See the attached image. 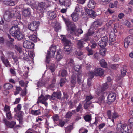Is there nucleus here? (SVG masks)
<instances>
[{
  "label": "nucleus",
  "instance_id": "nucleus-1",
  "mask_svg": "<svg viewBox=\"0 0 133 133\" xmlns=\"http://www.w3.org/2000/svg\"><path fill=\"white\" fill-rule=\"evenodd\" d=\"M62 18L68 27L67 30L68 32L67 36L68 37H71L73 35L79 36V34L83 33V31L81 29L76 30V26L74 23L71 22L69 19H66L63 16H62Z\"/></svg>",
  "mask_w": 133,
  "mask_h": 133
},
{
  "label": "nucleus",
  "instance_id": "nucleus-2",
  "mask_svg": "<svg viewBox=\"0 0 133 133\" xmlns=\"http://www.w3.org/2000/svg\"><path fill=\"white\" fill-rule=\"evenodd\" d=\"M15 17L19 20L21 19V15L19 11L18 10H16L15 9H13L7 11L3 16L4 19L8 22L10 21L12 18Z\"/></svg>",
  "mask_w": 133,
  "mask_h": 133
},
{
  "label": "nucleus",
  "instance_id": "nucleus-3",
  "mask_svg": "<svg viewBox=\"0 0 133 133\" xmlns=\"http://www.w3.org/2000/svg\"><path fill=\"white\" fill-rule=\"evenodd\" d=\"M10 34L18 40L22 39L24 37L23 33L19 31V28L17 25L12 26L10 30Z\"/></svg>",
  "mask_w": 133,
  "mask_h": 133
},
{
  "label": "nucleus",
  "instance_id": "nucleus-4",
  "mask_svg": "<svg viewBox=\"0 0 133 133\" xmlns=\"http://www.w3.org/2000/svg\"><path fill=\"white\" fill-rule=\"evenodd\" d=\"M132 127L126 124L118 123L117 125L116 133H131Z\"/></svg>",
  "mask_w": 133,
  "mask_h": 133
},
{
  "label": "nucleus",
  "instance_id": "nucleus-5",
  "mask_svg": "<svg viewBox=\"0 0 133 133\" xmlns=\"http://www.w3.org/2000/svg\"><path fill=\"white\" fill-rule=\"evenodd\" d=\"M66 64H68L69 67L70 66L72 68V69H74V70L76 72L75 73L77 74V77L78 82V83L79 84L81 81V73L79 72V71L81 68V66L79 65H77L74 66L73 67V60L71 59L67 60L66 61Z\"/></svg>",
  "mask_w": 133,
  "mask_h": 133
},
{
  "label": "nucleus",
  "instance_id": "nucleus-6",
  "mask_svg": "<svg viewBox=\"0 0 133 133\" xmlns=\"http://www.w3.org/2000/svg\"><path fill=\"white\" fill-rule=\"evenodd\" d=\"M61 40L64 43V51L67 54H69L72 51V48L70 46L71 42L66 39L64 35H61Z\"/></svg>",
  "mask_w": 133,
  "mask_h": 133
},
{
  "label": "nucleus",
  "instance_id": "nucleus-7",
  "mask_svg": "<svg viewBox=\"0 0 133 133\" xmlns=\"http://www.w3.org/2000/svg\"><path fill=\"white\" fill-rule=\"evenodd\" d=\"M104 72V70L101 68H95L94 71H90L89 73L90 77L92 78L94 76H102Z\"/></svg>",
  "mask_w": 133,
  "mask_h": 133
},
{
  "label": "nucleus",
  "instance_id": "nucleus-8",
  "mask_svg": "<svg viewBox=\"0 0 133 133\" xmlns=\"http://www.w3.org/2000/svg\"><path fill=\"white\" fill-rule=\"evenodd\" d=\"M40 23L39 21H33L32 23L29 24L28 28L32 32L35 31L36 32V30L39 26Z\"/></svg>",
  "mask_w": 133,
  "mask_h": 133
},
{
  "label": "nucleus",
  "instance_id": "nucleus-9",
  "mask_svg": "<svg viewBox=\"0 0 133 133\" xmlns=\"http://www.w3.org/2000/svg\"><path fill=\"white\" fill-rule=\"evenodd\" d=\"M50 97V96L49 95H45V96H44L43 95L41 94L40 96L39 97L38 100L37 102V103H41L46 106L47 105L46 101Z\"/></svg>",
  "mask_w": 133,
  "mask_h": 133
},
{
  "label": "nucleus",
  "instance_id": "nucleus-10",
  "mask_svg": "<svg viewBox=\"0 0 133 133\" xmlns=\"http://www.w3.org/2000/svg\"><path fill=\"white\" fill-rule=\"evenodd\" d=\"M133 44V36H128L125 39L124 41V46L127 48L128 45H131Z\"/></svg>",
  "mask_w": 133,
  "mask_h": 133
},
{
  "label": "nucleus",
  "instance_id": "nucleus-11",
  "mask_svg": "<svg viewBox=\"0 0 133 133\" xmlns=\"http://www.w3.org/2000/svg\"><path fill=\"white\" fill-rule=\"evenodd\" d=\"M56 50V46L52 45L48 51L47 55L51 58H54V55Z\"/></svg>",
  "mask_w": 133,
  "mask_h": 133
},
{
  "label": "nucleus",
  "instance_id": "nucleus-12",
  "mask_svg": "<svg viewBox=\"0 0 133 133\" xmlns=\"http://www.w3.org/2000/svg\"><path fill=\"white\" fill-rule=\"evenodd\" d=\"M22 3H26V4L31 5L33 10L36 9V2L35 1L32 0H23Z\"/></svg>",
  "mask_w": 133,
  "mask_h": 133
},
{
  "label": "nucleus",
  "instance_id": "nucleus-13",
  "mask_svg": "<svg viewBox=\"0 0 133 133\" xmlns=\"http://www.w3.org/2000/svg\"><path fill=\"white\" fill-rule=\"evenodd\" d=\"M95 30L94 28H92L91 26V28L88 30L87 33L84 36V39L85 41H88L89 39V36H91L93 35L94 33V30Z\"/></svg>",
  "mask_w": 133,
  "mask_h": 133
},
{
  "label": "nucleus",
  "instance_id": "nucleus-14",
  "mask_svg": "<svg viewBox=\"0 0 133 133\" xmlns=\"http://www.w3.org/2000/svg\"><path fill=\"white\" fill-rule=\"evenodd\" d=\"M116 95L114 93H111L109 94L107 97L108 103L110 104L112 102H114L116 99Z\"/></svg>",
  "mask_w": 133,
  "mask_h": 133
},
{
  "label": "nucleus",
  "instance_id": "nucleus-15",
  "mask_svg": "<svg viewBox=\"0 0 133 133\" xmlns=\"http://www.w3.org/2000/svg\"><path fill=\"white\" fill-rule=\"evenodd\" d=\"M108 41L107 37L106 36L102 37L99 42V45L101 47H105Z\"/></svg>",
  "mask_w": 133,
  "mask_h": 133
},
{
  "label": "nucleus",
  "instance_id": "nucleus-16",
  "mask_svg": "<svg viewBox=\"0 0 133 133\" xmlns=\"http://www.w3.org/2000/svg\"><path fill=\"white\" fill-rule=\"evenodd\" d=\"M23 46L25 48L31 49L34 46V44L32 42L28 40L24 41L23 43Z\"/></svg>",
  "mask_w": 133,
  "mask_h": 133
},
{
  "label": "nucleus",
  "instance_id": "nucleus-17",
  "mask_svg": "<svg viewBox=\"0 0 133 133\" xmlns=\"http://www.w3.org/2000/svg\"><path fill=\"white\" fill-rule=\"evenodd\" d=\"M22 13L25 17H29L30 16L31 13L30 9L29 8H24L22 10Z\"/></svg>",
  "mask_w": 133,
  "mask_h": 133
},
{
  "label": "nucleus",
  "instance_id": "nucleus-18",
  "mask_svg": "<svg viewBox=\"0 0 133 133\" xmlns=\"http://www.w3.org/2000/svg\"><path fill=\"white\" fill-rule=\"evenodd\" d=\"M85 10L88 15L91 17H94L96 15L95 12L93 10H89L87 8H85Z\"/></svg>",
  "mask_w": 133,
  "mask_h": 133
},
{
  "label": "nucleus",
  "instance_id": "nucleus-19",
  "mask_svg": "<svg viewBox=\"0 0 133 133\" xmlns=\"http://www.w3.org/2000/svg\"><path fill=\"white\" fill-rule=\"evenodd\" d=\"M104 30V29L102 28L97 29L96 31L97 33L96 35L94 37V40L96 41H98L101 37V36L100 35V33L102 31H103Z\"/></svg>",
  "mask_w": 133,
  "mask_h": 133
},
{
  "label": "nucleus",
  "instance_id": "nucleus-20",
  "mask_svg": "<svg viewBox=\"0 0 133 133\" xmlns=\"http://www.w3.org/2000/svg\"><path fill=\"white\" fill-rule=\"evenodd\" d=\"M4 121L6 126L8 128H12L16 124V122L14 121L10 122L7 121L5 119H4Z\"/></svg>",
  "mask_w": 133,
  "mask_h": 133
},
{
  "label": "nucleus",
  "instance_id": "nucleus-21",
  "mask_svg": "<svg viewBox=\"0 0 133 133\" xmlns=\"http://www.w3.org/2000/svg\"><path fill=\"white\" fill-rule=\"evenodd\" d=\"M79 14L74 12L71 15L72 19L74 21L76 22L78 21L79 17Z\"/></svg>",
  "mask_w": 133,
  "mask_h": 133
},
{
  "label": "nucleus",
  "instance_id": "nucleus-22",
  "mask_svg": "<svg viewBox=\"0 0 133 133\" xmlns=\"http://www.w3.org/2000/svg\"><path fill=\"white\" fill-rule=\"evenodd\" d=\"M63 55L62 53V52L61 50H59L57 51L56 59L57 61H59L63 58Z\"/></svg>",
  "mask_w": 133,
  "mask_h": 133
},
{
  "label": "nucleus",
  "instance_id": "nucleus-23",
  "mask_svg": "<svg viewBox=\"0 0 133 133\" xmlns=\"http://www.w3.org/2000/svg\"><path fill=\"white\" fill-rule=\"evenodd\" d=\"M58 99H60L61 97V94L60 92H54L51 96V99L54 100L55 98Z\"/></svg>",
  "mask_w": 133,
  "mask_h": 133
},
{
  "label": "nucleus",
  "instance_id": "nucleus-24",
  "mask_svg": "<svg viewBox=\"0 0 133 133\" xmlns=\"http://www.w3.org/2000/svg\"><path fill=\"white\" fill-rule=\"evenodd\" d=\"M59 4L61 5H65L66 7H69L71 5V2L70 1L67 2L65 0H59Z\"/></svg>",
  "mask_w": 133,
  "mask_h": 133
},
{
  "label": "nucleus",
  "instance_id": "nucleus-25",
  "mask_svg": "<svg viewBox=\"0 0 133 133\" xmlns=\"http://www.w3.org/2000/svg\"><path fill=\"white\" fill-rule=\"evenodd\" d=\"M48 82L47 80L44 81L42 79H39V81L37 83V86L39 87H41L43 86H46V84Z\"/></svg>",
  "mask_w": 133,
  "mask_h": 133
},
{
  "label": "nucleus",
  "instance_id": "nucleus-26",
  "mask_svg": "<svg viewBox=\"0 0 133 133\" xmlns=\"http://www.w3.org/2000/svg\"><path fill=\"white\" fill-rule=\"evenodd\" d=\"M82 6L78 4H77L75 6L74 12L79 13L81 12L83 10Z\"/></svg>",
  "mask_w": 133,
  "mask_h": 133
},
{
  "label": "nucleus",
  "instance_id": "nucleus-27",
  "mask_svg": "<svg viewBox=\"0 0 133 133\" xmlns=\"http://www.w3.org/2000/svg\"><path fill=\"white\" fill-rule=\"evenodd\" d=\"M48 17L50 19H52L56 17V14L54 11H49L47 12Z\"/></svg>",
  "mask_w": 133,
  "mask_h": 133
},
{
  "label": "nucleus",
  "instance_id": "nucleus-28",
  "mask_svg": "<svg viewBox=\"0 0 133 133\" xmlns=\"http://www.w3.org/2000/svg\"><path fill=\"white\" fill-rule=\"evenodd\" d=\"M108 88V85L107 83H104L103 85V86L101 88V90L98 91L97 90L96 92V93L98 95H100L102 94V92L104 91L106 89Z\"/></svg>",
  "mask_w": 133,
  "mask_h": 133
},
{
  "label": "nucleus",
  "instance_id": "nucleus-29",
  "mask_svg": "<svg viewBox=\"0 0 133 133\" xmlns=\"http://www.w3.org/2000/svg\"><path fill=\"white\" fill-rule=\"evenodd\" d=\"M96 5V3L93 0H89L88 4V6L91 9H93Z\"/></svg>",
  "mask_w": 133,
  "mask_h": 133
},
{
  "label": "nucleus",
  "instance_id": "nucleus-30",
  "mask_svg": "<svg viewBox=\"0 0 133 133\" xmlns=\"http://www.w3.org/2000/svg\"><path fill=\"white\" fill-rule=\"evenodd\" d=\"M1 58L3 63L6 67H9L10 66V64L8 60L5 59L3 56L1 57Z\"/></svg>",
  "mask_w": 133,
  "mask_h": 133
},
{
  "label": "nucleus",
  "instance_id": "nucleus-31",
  "mask_svg": "<svg viewBox=\"0 0 133 133\" xmlns=\"http://www.w3.org/2000/svg\"><path fill=\"white\" fill-rule=\"evenodd\" d=\"M102 23V22L99 20H97L96 21H95L93 23L92 26V28H94L95 30H96L97 27L98 26L101 25Z\"/></svg>",
  "mask_w": 133,
  "mask_h": 133
},
{
  "label": "nucleus",
  "instance_id": "nucleus-32",
  "mask_svg": "<svg viewBox=\"0 0 133 133\" xmlns=\"http://www.w3.org/2000/svg\"><path fill=\"white\" fill-rule=\"evenodd\" d=\"M84 41L86 42L84 38L83 39L78 41L77 46L78 48L81 49L83 48V43H84Z\"/></svg>",
  "mask_w": 133,
  "mask_h": 133
},
{
  "label": "nucleus",
  "instance_id": "nucleus-33",
  "mask_svg": "<svg viewBox=\"0 0 133 133\" xmlns=\"http://www.w3.org/2000/svg\"><path fill=\"white\" fill-rule=\"evenodd\" d=\"M46 8L45 4L43 2H40L38 4L37 9L38 10H42L43 9Z\"/></svg>",
  "mask_w": 133,
  "mask_h": 133
},
{
  "label": "nucleus",
  "instance_id": "nucleus-34",
  "mask_svg": "<svg viewBox=\"0 0 133 133\" xmlns=\"http://www.w3.org/2000/svg\"><path fill=\"white\" fill-rule=\"evenodd\" d=\"M35 34H36V32H34ZM28 37L29 39L31 40L32 41L35 42H36L37 41V38L35 34H32L28 36Z\"/></svg>",
  "mask_w": 133,
  "mask_h": 133
},
{
  "label": "nucleus",
  "instance_id": "nucleus-35",
  "mask_svg": "<svg viewBox=\"0 0 133 133\" xmlns=\"http://www.w3.org/2000/svg\"><path fill=\"white\" fill-rule=\"evenodd\" d=\"M3 23L4 21L3 20H2L0 21V29L2 30H4L5 29H7L8 26L7 25L4 26L3 25Z\"/></svg>",
  "mask_w": 133,
  "mask_h": 133
},
{
  "label": "nucleus",
  "instance_id": "nucleus-36",
  "mask_svg": "<svg viewBox=\"0 0 133 133\" xmlns=\"http://www.w3.org/2000/svg\"><path fill=\"white\" fill-rule=\"evenodd\" d=\"M31 112L33 115L35 116L39 115L41 114L40 109H38L37 110H32Z\"/></svg>",
  "mask_w": 133,
  "mask_h": 133
},
{
  "label": "nucleus",
  "instance_id": "nucleus-37",
  "mask_svg": "<svg viewBox=\"0 0 133 133\" xmlns=\"http://www.w3.org/2000/svg\"><path fill=\"white\" fill-rule=\"evenodd\" d=\"M4 3L5 4L10 6H14L15 5V3L13 1H6L4 2Z\"/></svg>",
  "mask_w": 133,
  "mask_h": 133
},
{
  "label": "nucleus",
  "instance_id": "nucleus-38",
  "mask_svg": "<svg viewBox=\"0 0 133 133\" xmlns=\"http://www.w3.org/2000/svg\"><path fill=\"white\" fill-rule=\"evenodd\" d=\"M119 116L117 112H114L112 114L111 116V119L113 123L114 122V119L118 117Z\"/></svg>",
  "mask_w": 133,
  "mask_h": 133
},
{
  "label": "nucleus",
  "instance_id": "nucleus-39",
  "mask_svg": "<svg viewBox=\"0 0 133 133\" xmlns=\"http://www.w3.org/2000/svg\"><path fill=\"white\" fill-rule=\"evenodd\" d=\"M76 54L78 56L80 57H77L80 60L82 59L84 56L83 54V53L80 51L76 52Z\"/></svg>",
  "mask_w": 133,
  "mask_h": 133
},
{
  "label": "nucleus",
  "instance_id": "nucleus-40",
  "mask_svg": "<svg viewBox=\"0 0 133 133\" xmlns=\"http://www.w3.org/2000/svg\"><path fill=\"white\" fill-rule=\"evenodd\" d=\"M118 2L117 1H114V3H111L109 4V6L110 7L113 8L114 7H117V4Z\"/></svg>",
  "mask_w": 133,
  "mask_h": 133
},
{
  "label": "nucleus",
  "instance_id": "nucleus-41",
  "mask_svg": "<svg viewBox=\"0 0 133 133\" xmlns=\"http://www.w3.org/2000/svg\"><path fill=\"white\" fill-rule=\"evenodd\" d=\"M13 87V86L10 83L5 84L4 85V88L6 90L11 89Z\"/></svg>",
  "mask_w": 133,
  "mask_h": 133
},
{
  "label": "nucleus",
  "instance_id": "nucleus-42",
  "mask_svg": "<svg viewBox=\"0 0 133 133\" xmlns=\"http://www.w3.org/2000/svg\"><path fill=\"white\" fill-rule=\"evenodd\" d=\"M55 30L57 32L61 29L60 24L58 23H56L54 27Z\"/></svg>",
  "mask_w": 133,
  "mask_h": 133
},
{
  "label": "nucleus",
  "instance_id": "nucleus-43",
  "mask_svg": "<svg viewBox=\"0 0 133 133\" xmlns=\"http://www.w3.org/2000/svg\"><path fill=\"white\" fill-rule=\"evenodd\" d=\"M100 62L101 66L104 68H106L107 67V63L104 60L102 59L100 61Z\"/></svg>",
  "mask_w": 133,
  "mask_h": 133
},
{
  "label": "nucleus",
  "instance_id": "nucleus-44",
  "mask_svg": "<svg viewBox=\"0 0 133 133\" xmlns=\"http://www.w3.org/2000/svg\"><path fill=\"white\" fill-rule=\"evenodd\" d=\"M73 129V126L72 125L68 126L66 128L65 131L66 133H69L71 130Z\"/></svg>",
  "mask_w": 133,
  "mask_h": 133
},
{
  "label": "nucleus",
  "instance_id": "nucleus-45",
  "mask_svg": "<svg viewBox=\"0 0 133 133\" xmlns=\"http://www.w3.org/2000/svg\"><path fill=\"white\" fill-rule=\"evenodd\" d=\"M93 98V97L92 96L90 95L87 96L86 98V102L89 103V104H91V102L90 101Z\"/></svg>",
  "mask_w": 133,
  "mask_h": 133
},
{
  "label": "nucleus",
  "instance_id": "nucleus-46",
  "mask_svg": "<svg viewBox=\"0 0 133 133\" xmlns=\"http://www.w3.org/2000/svg\"><path fill=\"white\" fill-rule=\"evenodd\" d=\"M60 75L62 76H66L67 74L66 71L65 70H63L59 72Z\"/></svg>",
  "mask_w": 133,
  "mask_h": 133
},
{
  "label": "nucleus",
  "instance_id": "nucleus-47",
  "mask_svg": "<svg viewBox=\"0 0 133 133\" xmlns=\"http://www.w3.org/2000/svg\"><path fill=\"white\" fill-rule=\"evenodd\" d=\"M71 82L74 85L76 83V76L74 75H72L71 77Z\"/></svg>",
  "mask_w": 133,
  "mask_h": 133
},
{
  "label": "nucleus",
  "instance_id": "nucleus-48",
  "mask_svg": "<svg viewBox=\"0 0 133 133\" xmlns=\"http://www.w3.org/2000/svg\"><path fill=\"white\" fill-rule=\"evenodd\" d=\"M127 71L124 68H123L121 69V76L122 77L125 76L126 75Z\"/></svg>",
  "mask_w": 133,
  "mask_h": 133
},
{
  "label": "nucleus",
  "instance_id": "nucleus-49",
  "mask_svg": "<svg viewBox=\"0 0 133 133\" xmlns=\"http://www.w3.org/2000/svg\"><path fill=\"white\" fill-rule=\"evenodd\" d=\"M22 106L21 104H18L17 106L14 108V111L17 112L18 111H20L21 109Z\"/></svg>",
  "mask_w": 133,
  "mask_h": 133
},
{
  "label": "nucleus",
  "instance_id": "nucleus-50",
  "mask_svg": "<svg viewBox=\"0 0 133 133\" xmlns=\"http://www.w3.org/2000/svg\"><path fill=\"white\" fill-rule=\"evenodd\" d=\"M45 4V5L46 8L49 7L50 6L51 2L49 1L46 0L44 2Z\"/></svg>",
  "mask_w": 133,
  "mask_h": 133
},
{
  "label": "nucleus",
  "instance_id": "nucleus-51",
  "mask_svg": "<svg viewBox=\"0 0 133 133\" xmlns=\"http://www.w3.org/2000/svg\"><path fill=\"white\" fill-rule=\"evenodd\" d=\"M24 8L23 5L21 4L19 5L18 6H17L15 9H16V10H18L19 11L21 10H22V9L23 10Z\"/></svg>",
  "mask_w": 133,
  "mask_h": 133
},
{
  "label": "nucleus",
  "instance_id": "nucleus-52",
  "mask_svg": "<svg viewBox=\"0 0 133 133\" xmlns=\"http://www.w3.org/2000/svg\"><path fill=\"white\" fill-rule=\"evenodd\" d=\"M84 118L86 121H89L91 120V116L88 115L84 116Z\"/></svg>",
  "mask_w": 133,
  "mask_h": 133
},
{
  "label": "nucleus",
  "instance_id": "nucleus-53",
  "mask_svg": "<svg viewBox=\"0 0 133 133\" xmlns=\"http://www.w3.org/2000/svg\"><path fill=\"white\" fill-rule=\"evenodd\" d=\"M6 118L9 119H11L12 118V117L11 114V111L6 112Z\"/></svg>",
  "mask_w": 133,
  "mask_h": 133
},
{
  "label": "nucleus",
  "instance_id": "nucleus-54",
  "mask_svg": "<svg viewBox=\"0 0 133 133\" xmlns=\"http://www.w3.org/2000/svg\"><path fill=\"white\" fill-rule=\"evenodd\" d=\"M73 114V113L71 111L68 112L66 115V117L67 118H70Z\"/></svg>",
  "mask_w": 133,
  "mask_h": 133
},
{
  "label": "nucleus",
  "instance_id": "nucleus-55",
  "mask_svg": "<svg viewBox=\"0 0 133 133\" xmlns=\"http://www.w3.org/2000/svg\"><path fill=\"white\" fill-rule=\"evenodd\" d=\"M86 49L88 51V55H91L93 54V52L92 50L91 49H89V48L88 47L86 48Z\"/></svg>",
  "mask_w": 133,
  "mask_h": 133
},
{
  "label": "nucleus",
  "instance_id": "nucleus-56",
  "mask_svg": "<svg viewBox=\"0 0 133 133\" xmlns=\"http://www.w3.org/2000/svg\"><path fill=\"white\" fill-rule=\"evenodd\" d=\"M87 132L88 130L83 128H81L79 130V133H87Z\"/></svg>",
  "mask_w": 133,
  "mask_h": 133
},
{
  "label": "nucleus",
  "instance_id": "nucleus-57",
  "mask_svg": "<svg viewBox=\"0 0 133 133\" xmlns=\"http://www.w3.org/2000/svg\"><path fill=\"white\" fill-rule=\"evenodd\" d=\"M4 111L5 112H9L10 111V107L5 105L4 108Z\"/></svg>",
  "mask_w": 133,
  "mask_h": 133
},
{
  "label": "nucleus",
  "instance_id": "nucleus-58",
  "mask_svg": "<svg viewBox=\"0 0 133 133\" xmlns=\"http://www.w3.org/2000/svg\"><path fill=\"white\" fill-rule=\"evenodd\" d=\"M66 80L65 79L62 78L60 80V83L61 86H62L65 84Z\"/></svg>",
  "mask_w": 133,
  "mask_h": 133
},
{
  "label": "nucleus",
  "instance_id": "nucleus-59",
  "mask_svg": "<svg viewBox=\"0 0 133 133\" xmlns=\"http://www.w3.org/2000/svg\"><path fill=\"white\" fill-rule=\"evenodd\" d=\"M124 24L126 26L129 27L131 25L130 22L127 20H125L124 22Z\"/></svg>",
  "mask_w": 133,
  "mask_h": 133
},
{
  "label": "nucleus",
  "instance_id": "nucleus-60",
  "mask_svg": "<svg viewBox=\"0 0 133 133\" xmlns=\"http://www.w3.org/2000/svg\"><path fill=\"white\" fill-rule=\"evenodd\" d=\"M13 55V53L12 52H11L10 55V56H9V58H10V57H12L14 61L15 62H17L18 60V59L17 58V57H12Z\"/></svg>",
  "mask_w": 133,
  "mask_h": 133
},
{
  "label": "nucleus",
  "instance_id": "nucleus-61",
  "mask_svg": "<svg viewBox=\"0 0 133 133\" xmlns=\"http://www.w3.org/2000/svg\"><path fill=\"white\" fill-rule=\"evenodd\" d=\"M106 51V49L105 48H103L101 49L100 52L101 53V54L103 56L105 54Z\"/></svg>",
  "mask_w": 133,
  "mask_h": 133
},
{
  "label": "nucleus",
  "instance_id": "nucleus-62",
  "mask_svg": "<svg viewBox=\"0 0 133 133\" xmlns=\"http://www.w3.org/2000/svg\"><path fill=\"white\" fill-rule=\"evenodd\" d=\"M115 40V36H109V41L110 44V42L114 41Z\"/></svg>",
  "mask_w": 133,
  "mask_h": 133
},
{
  "label": "nucleus",
  "instance_id": "nucleus-63",
  "mask_svg": "<svg viewBox=\"0 0 133 133\" xmlns=\"http://www.w3.org/2000/svg\"><path fill=\"white\" fill-rule=\"evenodd\" d=\"M19 83L20 85L22 86H25V87H27V85L23 81L21 80L19 82Z\"/></svg>",
  "mask_w": 133,
  "mask_h": 133
},
{
  "label": "nucleus",
  "instance_id": "nucleus-64",
  "mask_svg": "<svg viewBox=\"0 0 133 133\" xmlns=\"http://www.w3.org/2000/svg\"><path fill=\"white\" fill-rule=\"evenodd\" d=\"M28 54L30 57L32 58H33L35 56L34 52L32 51H30L29 52Z\"/></svg>",
  "mask_w": 133,
  "mask_h": 133
}]
</instances>
